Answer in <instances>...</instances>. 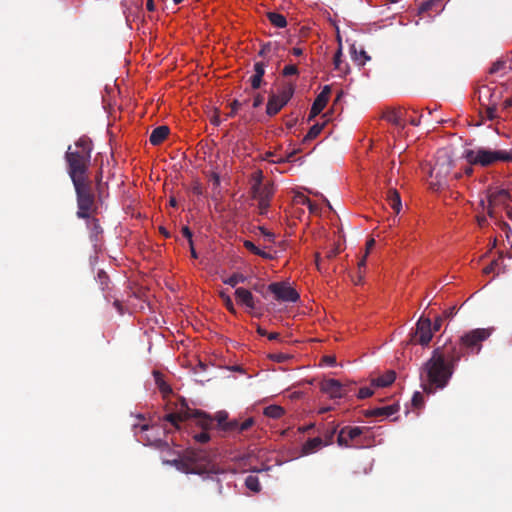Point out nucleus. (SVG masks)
<instances>
[{
	"label": "nucleus",
	"instance_id": "nucleus-35",
	"mask_svg": "<svg viewBox=\"0 0 512 512\" xmlns=\"http://www.w3.org/2000/svg\"><path fill=\"white\" fill-rule=\"evenodd\" d=\"M245 485L249 490L253 492H259L261 490L259 479L254 475H249L246 477Z\"/></svg>",
	"mask_w": 512,
	"mask_h": 512
},
{
	"label": "nucleus",
	"instance_id": "nucleus-54",
	"mask_svg": "<svg viewBox=\"0 0 512 512\" xmlns=\"http://www.w3.org/2000/svg\"><path fill=\"white\" fill-rule=\"evenodd\" d=\"M263 236L266 237V239L270 242H273L275 240V234L268 231L265 227L260 226L258 228Z\"/></svg>",
	"mask_w": 512,
	"mask_h": 512
},
{
	"label": "nucleus",
	"instance_id": "nucleus-48",
	"mask_svg": "<svg viewBox=\"0 0 512 512\" xmlns=\"http://www.w3.org/2000/svg\"><path fill=\"white\" fill-rule=\"evenodd\" d=\"M221 297L224 300L225 307L231 312L236 313V309L234 307V304L231 300V298L228 295H225L224 293L221 294Z\"/></svg>",
	"mask_w": 512,
	"mask_h": 512
},
{
	"label": "nucleus",
	"instance_id": "nucleus-43",
	"mask_svg": "<svg viewBox=\"0 0 512 512\" xmlns=\"http://www.w3.org/2000/svg\"><path fill=\"white\" fill-rule=\"evenodd\" d=\"M297 151H292L285 158L279 157L277 159H271L273 163H285V162H292L294 160V156L296 155Z\"/></svg>",
	"mask_w": 512,
	"mask_h": 512
},
{
	"label": "nucleus",
	"instance_id": "nucleus-29",
	"mask_svg": "<svg viewBox=\"0 0 512 512\" xmlns=\"http://www.w3.org/2000/svg\"><path fill=\"white\" fill-rule=\"evenodd\" d=\"M294 85L292 83H287L283 86L282 90L279 94H275L276 97L279 98L285 105L289 102L294 94Z\"/></svg>",
	"mask_w": 512,
	"mask_h": 512
},
{
	"label": "nucleus",
	"instance_id": "nucleus-14",
	"mask_svg": "<svg viewBox=\"0 0 512 512\" xmlns=\"http://www.w3.org/2000/svg\"><path fill=\"white\" fill-rule=\"evenodd\" d=\"M320 389L332 399H340L347 395L346 387L336 379L322 381Z\"/></svg>",
	"mask_w": 512,
	"mask_h": 512
},
{
	"label": "nucleus",
	"instance_id": "nucleus-7",
	"mask_svg": "<svg viewBox=\"0 0 512 512\" xmlns=\"http://www.w3.org/2000/svg\"><path fill=\"white\" fill-rule=\"evenodd\" d=\"M465 158L471 165H480L488 167L498 161L512 162V149L510 150H490L479 147L475 150H466Z\"/></svg>",
	"mask_w": 512,
	"mask_h": 512
},
{
	"label": "nucleus",
	"instance_id": "nucleus-28",
	"mask_svg": "<svg viewBox=\"0 0 512 512\" xmlns=\"http://www.w3.org/2000/svg\"><path fill=\"white\" fill-rule=\"evenodd\" d=\"M263 414L272 419H279L285 414V409L279 405H269L264 408Z\"/></svg>",
	"mask_w": 512,
	"mask_h": 512
},
{
	"label": "nucleus",
	"instance_id": "nucleus-51",
	"mask_svg": "<svg viewBox=\"0 0 512 512\" xmlns=\"http://www.w3.org/2000/svg\"><path fill=\"white\" fill-rule=\"evenodd\" d=\"M182 235L188 240L189 246H192L193 234L188 226H183L181 229Z\"/></svg>",
	"mask_w": 512,
	"mask_h": 512
},
{
	"label": "nucleus",
	"instance_id": "nucleus-27",
	"mask_svg": "<svg viewBox=\"0 0 512 512\" xmlns=\"http://www.w3.org/2000/svg\"><path fill=\"white\" fill-rule=\"evenodd\" d=\"M350 52H351V58L354 62H356L358 65L360 66H363L366 61L370 60V56H368V54L366 53V51H364L363 49H361L359 52L357 51L355 45H352L351 48H350Z\"/></svg>",
	"mask_w": 512,
	"mask_h": 512
},
{
	"label": "nucleus",
	"instance_id": "nucleus-41",
	"mask_svg": "<svg viewBox=\"0 0 512 512\" xmlns=\"http://www.w3.org/2000/svg\"><path fill=\"white\" fill-rule=\"evenodd\" d=\"M423 404H424L423 395L420 392L416 391L412 397V405L415 408H421L423 406Z\"/></svg>",
	"mask_w": 512,
	"mask_h": 512
},
{
	"label": "nucleus",
	"instance_id": "nucleus-1",
	"mask_svg": "<svg viewBox=\"0 0 512 512\" xmlns=\"http://www.w3.org/2000/svg\"><path fill=\"white\" fill-rule=\"evenodd\" d=\"M179 471L186 474H207L205 480L217 495H221L223 485L217 475L222 472L204 450H187L182 456L170 462Z\"/></svg>",
	"mask_w": 512,
	"mask_h": 512
},
{
	"label": "nucleus",
	"instance_id": "nucleus-47",
	"mask_svg": "<svg viewBox=\"0 0 512 512\" xmlns=\"http://www.w3.org/2000/svg\"><path fill=\"white\" fill-rule=\"evenodd\" d=\"M255 421L252 417L245 419L243 422H240V432L247 431L254 425Z\"/></svg>",
	"mask_w": 512,
	"mask_h": 512
},
{
	"label": "nucleus",
	"instance_id": "nucleus-31",
	"mask_svg": "<svg viewBox=\"0 0 512 512\" xmlns=\"http://www.w3.org/2000/svg\"><path fill=\"white\" fill-rule=\"evenodd\" d=\"M337 428L338 426L334 423L329 424V426L325 428V430L322 432L323 437H321L323 439V445L327 446L332 444L334 436L337 432Z\"/></svg>",
	"mask_w": 512,
	"mask_h": 512
},
{
	"label": "nucleus",
	"instance_id": "nucleus-5",
	"mask_svg": "<svg viewBox=\"0 0 512 512\" xmlns=\"http://www.w3.org/2000/svg\"><path fill=\"white\" fill-rule=\"evenodd\" d=\"M77 201V217L89 219L97 211L95 194L89 176L71 179Z\"/></svg>",
	"mask_w": 512,
	"mask_h": 512
},
{
	"label": "nucleus",
	"instance_id": "nucleus-18",
	"mask_svg": "<svg viewBox=\"0 0 512 512\" xmlns=\"http://www.w3.org/2000/svg\"><path fill=\"white\" fill-rule=\"evenodd\" d=\"M399 410L398 404L387 405L383 407H377L367 409L364 411L366 417H389L395 414Z\"/></svg>",
	"mask_w": 512,
	"mask_h": 512
},
{
	"label": "nucleus",
	"instance_id": "nucleus-4",
	"mask_svg": "<svg viewBox=\"0 0 512 512\" xmlns=\"http://www.w3.org/2000/svg\"><path fill=\"white\" fill-rule=\"evenodd\" d=\"M188 419H195L196 424L202 429L208 430L212 427L213 422H217V426L222 430L228 421V413L226 411H218L214 417H211L206 412L191 409L185 402H182L181 407L176 413H169L164 416V420L170 422L175 428L179 429V423Z\"/></svg>",
	"mask_w": 512,
	"mask_h": 512
},
{
	"label": "nucleus",
	"instance_id": "nucleus-46",
	"mask_svg": "<svg viewBox=\"0 0 512 512\" xmlns=\"http://www.w3.org/2000/svg\"><path fill=\"white\" fill-rule=\"evenodd\" d=\"M299 72H298V68L296 65H287L284 67L283 71H282V74L283 76H291V75H297Z\"/></svg>",
	"mask_w": 512,
	"mask_h": 512
},
{
	"label": "nucleus",
	"instance_id": "nucleus-45",
	"mask_svg": "<svg viewBox=\"0 0 512 512\" xmlns=\"http://www.w3.org/2000/svg\"><path fill=\"white\" fill-rule=\"evenodd\" d=\"M270 207V200L258 201V209L260 215H266Z\"/></svg>",
	"mask_w": 512,
	"mask_h": 512
},
{
	"label": "nucleus",
	"instance_id": "nucleus-25",
	"mask_svg": "<svg viewBox=\"0 0 512 512\" xmlns=\"http://www.w3.org/2000/svg\"><path fill=\"white\" fill-rule=\"evenodd\" d=\"M443 0H425L419 6V14L438 12Z\"/></svg>",
	"mask_w": 512,
	"mask_h": 512
},
{
	"label": "nucleus",
	"instance_id": "nucleus-55",
	"mask_svg": "<svg viewBox=\"0 0 512 512\" xmlns=\"http://www.w3.org/2000/svg\"><path fill=\"white\" fill-rule=\"evenodd\" d=\"M250 82H251V86H252L253 89H258L260 87V85H261L262 77L253 75L250 78Z\"/></svg>",
	"mask_w": 512,
	"mask_h": 512
},
{
	"label": "nucleus",
	"instance_id": "nucleus-38",
	"mask_svg": "<svg viewBox=\"0 0 512 512\" xmlns=\"http://www.w3.org/2000/svg\"><path fill=\"white\" fill-rule=\"evenodd\" d=\"M97 281L99 283L101 290L104 291L105 289L108 288L109 276L107 275V273L104 270H99V272L97 274Z\"/></svg>",
	"mask_w": 512,
	"mask_h": 512
},
{
	"label": "nucleus",
	"instance_id": "nucleus-12",
	"mask_svg": "<svg viewBox=\"0 0 512 512\" xmlns=\"http://www.w3.org/2000/svg\"><path fill=\"white\" fill-rule=\"evenodd\" d=\"M267 291L271 292L277 301L296 302L299 299L297 291L285 282L271 283L268 285Z\"/></svg>",
	"mask_w": 512,
	"mask_h": 512
},
{
	"label": "nucleus",
	"instance_id": "nucleus-21",
	"mask_svg": "<svg viewBox=\"0 0 512 512\" xmlns=\"http://www.w3.org/2000/svg\"><path fill=\"white\" fill-rule=\"evenodd\" d=\"M169 127L162 125L158 126L150 134L149 141L152 145H160L169 135Z\"/></svg>",
	"mask_w": 512,
	"mask_h": 512
},
{
	"label": "nucleus",
	"instance_id": "nucleus-8",
	"mask_svg": "<svg viewBox=\"0 0 512 512\" xmlns=\"http://www.w3.org/2000/svg\"><path fill=\"white\" fill-rule=\"evenodd\" d=\"M133 427L135 434L139 436V441H141L144 445L152 446L160 450L169 448L168 442L161 437L165 434V430L160 426L135 424Z\"/></svg>",
	"mask_w": 512,
	"mask_h": 512
},
{
	"label": "nucleus",
	"instance_id": "nucleus-44",
	"mask_svg": "<svg viewBox=\"0 0 512 512\" xmlns=\"http://www.w3.org/2000/svg\"><path fill=\"white\" fill-rule=\"evenodd\" d=\"M194 439H195V441H197L199 443H206L210 440V435L207 432V430L204 429L203 432L195 434Z\"/></svg>",
	"mask_w": 512,
	"mask_h": 512
},
{
	"label": "nucleus",
	"instance_id": "nucleus-59",
	"mask_svg": "<svg viewBox=\"0 0 512 512\" xmlns=\"http://www.w3.org/2000/svg\"><path fill=\"white\" fill-rule=\"evenodd\" d=\"M339 252H340L339 247H333L327 251L326 257L328 259H332V258L336 257L339 254Z\"/></svg>",
	"mask_w": 512,
	"mask_h": 512
},
{
	"label": "nucleus",
	"instance_id": "nucleus-19",
	"mask_svg": "<svg viewBox=\"0 0 512 512\" xmlns=\"http://www.w3.org/2000/svg\"><path fill=\"white\" fill-rule=\"evenodd\" d=\"M510 200V193L506 189L491 191L488 194V203L490 206L505 205Z\"/></svg>",
	"mask_w": 512,
	"mask_h": 512
},
{
	"label": "nucleus",
	"instance_id": "nucleus-37",
	"mask_svg": "<svg viewBox=\"0 0 512 512\" xmlns=\"http://www.w3.org/2000/svg\"><path fill=\"white\" fill-rule=\"evenodd\" d=\"M245 280L246 277L243 274L234 273L228 279L224 280V283L232 287H235L238 283L245 282Z\"/></svg>",
	"mask_w": 512,
	"mask_h": 512
},
{
	"label": "nucleus",
	"instance_id": "nucleus-20",
	"mask_svg": "<svg viewBox=\"0 0 512 512\" xmlns=\"http://www.w3.org/2000/svg\"><path fill=\"white\" fill-rule=\"evenodd\" d=\"M235 296H236L237 301L241 305H244L249 309L256 308L254 296L252 295V293L249 290L239 287L235 290Z\"/></svg>",
	"mask_w": 512,
	"mask_h": 512
},
{
	"label": "nucleus",
	"instance_id": "nucleus-61",
	"mask_svg": "<svg viewBox=\"0 0 512 512\" xmlns=\"http://www.w3.org/2000/svg\"><path fill=\"white\" fill-rule=\"evenodd\" d=\"M314 427H315V424L314 423H310L308 425L299 427L298 430H299L300 433H306V432L310 431L311 429H313Z\"/></svg>",
	"mask_w": 512,
	"mask_h": 512
},
{
	"label": "nucleus",
	"instance_id": "nucleus-9",
	"mask_svg": "<svg viewBox=\"0 0 512 512\" xmlns=\"http://www.w3.org/2000/svg\"><path fill=\"white\" fill-rule=\"evenodd\" d=\"M494 332L493 327L476 328L465 332L460 338V345L467 352L478 354L482 349V343L486 341Z\"/></svg>",
	"mask_w": 512,
	"mask_h": 512
},
{
	"label": "nucleus",
	"instance_id": "nucleus-17",
	"mask_svg": "<svg viewBox=\"0 0 512 512\" xmlns=\"http://www.w3.org/2000/svg\"><path fill=\"white\" fill-rule=\"evenodd\" d=\"M363 432L364 428L362 427L345 426L338 433L337 443L339 446L348 447L349 441L356 439L357 437L362 435Z\"/></svg>",
	"mask_w": 512,
	"mask_h": 512
},
{
	"label": "nucleus",
	"instance_id": "nucleus-24",
	"mask_svg": "<svg viewBox=\"0 0 512 512\" xmlns=\"http://www.w3.org/2000/svg\"><path fill=\"white\" fill-rule=\"evenodd\" d=\"M285 106V104L279 100L278 97L275 96V94H271L269 99H268V103H267V107H266V113L269 115V116H274L276 115L283 107Z\"/></svg>",
	"mask_w": 512,
	"mask_h": 512
},
{
	"label": "nucleus",
	"instance_id": "nucleus-23",
	"mask_svg": "<svg viewBox=\"0 0 512 512\" xmlns=\"http://www.w3.org/2000/svg\"><path fill=\"white\" fill-rule=\"evenodd\" d=\"M386 200L396 214H398L401 211V198L396 189L390 188L388 190Z\"/></svg>",
	"mask_w": 512,
	"mask_h": 512
},
{
	"label": "nucleus",
	"instance_id": "nucleus-36",
	"mask_svg": "<svg viewBox=\"0 0 512 512\" xmlns=\"http://www.w3.org/2000/svg\"><path fill=\"white\" fill-rule=\"evenodd\" d=\"M507 69L506 62L504 60H497L492 64V66L489 69L490 74H498L502 73L505 74Z\"/></svg>",
	"mask_w": 512,
	"mask_h": 512
},
{
	"label": "nucleus",
	"instance_id": "nucleus-10",
	"mask_svg": "<svg viewBox=\"0 0 512 512\" xmlns=\"http://www.w3.org/2000/svg\"><path fill=\"white\" fill-rule=\"evenodd\" d=\"M463 347L458 343L445 344L441 347H437L432 353H437L441 356L442 361L454 371L459 361L464 355Z\"/></svg>",
	"mask_w": 512,
	"mask_h": 512
},
{
	"label": "nucleus",
	"instance_id": "nucleus-3",
	"mask_svg": "<svg viewBox=\"0 0 512 512\" xmlns=\"http://www.w3.org/2000/svg\"><path fill=\"white\" fill-rule=\"evenodd\" d=\"M93 143L87 136L80 137L74 144L68 147L65 160L67 172L71 179L88 176V169L91 161Z\"/></svg>",
	"mask_w": 512,
	"mask_h": 512
},
{
	"label": "nucleus",
	"instance_id": "nucleus-62",
	"mask_svg": "<svg viewBox=\"0 0 512 512\" xmlns=\"http://www.w3.org/2000/svg\"><path fill=\"white\" fill-rule=\"evenodd\" d=\"M211 181L213 182V185L217 188L220 185V176L217 173H213L211 175Z\"/></svg>",
	"mask_w": 512,
	"mask_h": 512
},
{
	"label": "nucleus",
	"instance_id": "nucleus-2",
	"mask_svg": "<svg viewBox=\"0 0 512 512\" xmlns=\"http://www.w3.org/2000/svg\"><path fill=\"white\" fill-rule=\"evenodd\" d=\"M454 371L442 361L441 356L432 353L431 357L423 364L420 369L421 387L425 393L432 394L437 390L444 389Z\"/></svg>",
	"mask_w": 512,
	"mask_h": 512
},
{
	"label": "nucleus",
	"instance_id": "nucleus-40",
	"mask_svg": "<svg viewBox=\"0 0 512 512\" xmlns=\"http://www.w3.org/2000/svg\"><path fill=\"white\" fill-rule=\"evenodd\" d=\"M483 108L485 109V115L488 120H494L497 117V104H495L494 102L490 105L484 106Z\"/></svg>",
	"mask_w": 512,
	"mask_h": 512
},
{
	"label": "nucleus",
	"instance_id": "nucleus-6",
	"mask_svg": "<svg viewBox=\"0 0 512 512\" xmlns=\"http://www.w3.org/2000/svg\"><path fill=\"white\" fill-rule=\"evenodd\" d=\"M453 167V160L446 151H438L435 157L434 164L430 167L429 182L430 189L433 191H440L449 187V175Z\"/></svg>",
	"mask_w": 512,
	"mask_h": 512
},
{
	"label": "nucleus",
	"instance_id": "nucleus-16",
	"mask_svg": "<svg viewBox=\"0 0 512 512\" xmlns=\"http://www.w3.org/2000/svg\"><path fill=\"white\" fill-rule=\"evenodd\" d=\"M330 93H331L330 86H328V85L324 86L323 90L316 97V99L314 100V102L312 104L309 118H308L309 121L311 119H313L314 117H316L318 114H320L322 112V110L326 107L328 100H329Z\"/></svg>",
	"mask_w": 512,
	"mask_h": 512
},
{
	"label": "nucleus",
	"instance_id": "nucleus-26",
	"mask_svg": "<svg viewBox=\"0 0 512 512\" xmlns=\"http://www.w3.org/2000/svg\"><path fill=\"white\" fill-rule=\"evenodd\" d=\"M396 379V373L393 370L387 371L385 374L379 376L373 381L378 387H387L392 384Z\"/></svg>",
	"mask_w": 512,
	"mask_h": 512
},
{
	"label": "nucleus",
	"instance_id": "nucleus-30",
	"mask_svg": "<svg viewBox=\"0 0 512 512\" xmlns=\"http://www.w3.org/2000/svg\"><path fill=\"white\" fill-rule=\"evenodd\" d=\"M267 18L271 24L277 28H285L287 26V20L284 15L277 12H268Z\"/></svg>",
	"mask_w": 512,
	"mask_h": 512
},
{
	"label": "nucleus",
	"instance_id": "nucleus-22",
	"mask_svg": "<svg viewBox=\"0 0 512 512\" xmlns=\"http://www.w3.org/2000/svg\"><path fill=\"white\" fill-rule=\"evenodd\" d=\"M323 446V439L321 437H314L308 439L302 446L301 452L303 455L315 453Z\"/></svg>",
	"mask_w": 512,
	"mask_h": 512
},
{
	"label": "nucleus",
	"instance_id": "nucleus-52",
	"mask_svg": "<svg viewBox=\"0 0 512 512\" xmlns=\"http://www.w3.org/2000/svg\"><path fill=\"white\" fill-rule=\"evenodd\" d=\"M372 394H373L372 389H370L368 387H362L359 389L358 398L365 399V398L372 396Z\"/></svg>",
	"mask_w": 512,
	"mask_h": 512
},
{
	"label": "nucleus",
	"instance_id": "nucleus-39",
	"mask_svg": "<svg viewBox=\"0 0 512 512\" xmlns=\"http://www.w3.org/2000/svg\"><path fill=\"white\" fill-rule=\"evenodd\" d=\"M222 430L225 432L241 433L240 432V422L237 419L227 421V423L225 424V426L223 427Z\"/></svg>",
	"mask_w": 512,
	"mask_h": 512
},
{
	"label": "nucleus",
	"instance_id": "nucleus-34",
	"mask_svg": "<svg viewBox=\"0 0 512 512\" xmlns=\"http://www.w3.org/2000/svg\"><path fill=\"white\" fill-rule=\"evenodd\" d=\"M88 220H89L88 227L91 231L92 237H94L95 240H97L98 235L102 234V232H103V229L99 223V220L96 218H91V219L89 218Z\"/></svg>",
	"mask_w": 512,
	"mask_h": 512
},
{
	"label": "nucleus",
	"instance_id": "nucleus-42",
	"mask_svg": "<svg viewBox=\"0 0 512 512\" xmlns=\"http://www.w3.org/2000/svg\"><path fill=\"white\" fill-rule=\"evenodd\" d=\"M499 266V259L493 260L489 265L483 268V273L488 275L490 273H494Z\"/></svg>",
	"mask_w": 512,
	"mask_h": 512
},
{
	"label": "nucleus",
	"instance_id": "nucleus-13",
	"mask_svg": "<svg viewBox=\"0 0 512 512\" xmlns=\"http://www.w3.org/2000/svg\"><path fill=\"white\" fill-rule=\"evenodd\" d=\"M274 194L272 183L262 184V172L257 173L255 183L251 187L252 198L257 201L271 200Z\"/></svg>",
	"mask_w": 512,
	"mask_h": 512
},
{
	"label": "nucleus",
	"instance_id": "nucleus-32",
	"mask_svg": "<svg viewBox=\"0 0 512 512\" xmlns=\"http://www.w3.org/2000/svg\"><path fill=\"white\" fill-rule=\"evenodd\" d=\"M403 116L404 115L401 110H392V111H388L384 115V118H385V120L392 123L393 125L402 126Z\"/></svg>",
	"mask_w": 512,
	"mask_h": 512
},
{
	"label": "nucleus",
	"instance_id": "nucleus-60",
	"mask_svg": "<svg viewBox=\"0 0 512 512\" xmlns=\"http://www.w3.org/2000/svg\"><path fill=\"white\" fill-rule=\"evenodd\" d=\"M323 361L326 364L333 366L336 363V358L334 356L326 355L323 357Z\"/></svg>",
	"mask_w": 512,
	"mask_h": 512
},
{
	"label": "nucleus",
	"instance_id": "nucleus-11",
	"mask_svg": "<svg viewBox=\"0 0 512 512\" xmlns=\"http://www.w3.org/2000/svg\"><path fill=\"white\" fill-rule=\"evenodd\" d=\"M432 323L428 318H420L416 324V329L411 333L410 343L428 345L432 339Z\"/></svg>",
	"mask_w": 512,
	"mask_h": 512
},
{
	"label": "nucleus",
	"instance_id": "nucleus-57",
	"mask_svg": "<svg viewBox=\"0 0 512 512\" xmlns=\"http://www.w3.org/2000/svg\"><path fill=\"white\" fill-rule=\"evenodd\" d=\"M264 102V97L261 94H257L253 99V107L257 108L261 106Z\"/></svg>",
	"mask_w": 512,
	"mask_h": 512
},
{
	"label": "nucleus",
	"instance_id": "nucleus-58",
	"mask_svg": "<svg viewBox=\"0 0 512 512\" xmlns=\"http://www.w3.org/2000/svg\"><path fill=\"white\" fill-rule=\"evenodd\" d=\"M270 49H271L270 43L264 44L262 46V48L260 49L258 55L261 57H265L270 52Z\"/></svg>",
	"mask_w": 512,
	"mask_h": 512
},
{
	"label": "nucleus",
	"instance_id": "nucleus-53",
	"mask_svg": "<svg viewBox=\"0 0 512 512\" xmlns=\"http://www.w3.org/2000/svg\"><path fill=\"white\" fill-rule=\"evenodd\" d=\"M243 245L251 253H253V254L259 253V248L252 241L245 240Z\"/></svg>",
	"mask_w": 512,
	"mask_h": 512
},
{
	"label": "nucleus",
	"instance_id": "nucleus-56",
	"mask_svg": "<svg viewBox=\"0 0 512 512\" xmlns=\"http://www.w3.org/2000/svg\"><path fill=\"white\" fill-rule=\"evenodd\" d=\"M242 105V103H240L238 100H234L232 103H231V112L228 114L229 117H233L237 111V109Z\"/></svg>",
	"mask_w": 512,
	"mask_h": 512
},
{
	"label": "nucleus",
	"instance_id": "nucleus-15",
	"mask_svg": "<svg viewBox=\"0 0 512 512\" xmlns=\"http://www.w3.org/2000/svg\"><path fill=\"white\" fill-rule=\"evenodd\" d=\"M501 98V92L497 91L496 88H492L489 86H482L478 90V100L481 107L492 104H498Z\"/></svg>",
	"mask_w": 512,
	"mask_h": 512
},
{
	"label": "nucleus",
	"instance_id": "nucleus-49",
	"mask_svg": "<svg viewBox=\"0 0 512 512\" xmlns=\"http://www.w3.org/2000/svg\"><path fill=\"white\" fill-rule=\"evenodd\" d=\"M341 57H342V49L339 48L337 50V52L335 53L334 58H333L334 67L337 70H342V68H341V63H342Z\"/></svg>",
	"mask_w": 512,
	"mask_h": 512
},
{
	"label": "nucleus",
	"instance_id": "nucleus-63",
	"mask_svg": "<svg viewBox=\"0 0 512 512\" xmlns=\"http://www.w3.org/2000/svg\"><path fill=\"white\" fill-rule=\"evenodd\" d=\"M255 255H258L264 259H273V256L259 248V253H256Z\"/></svg>",
	"mask_w": 512,
	"mask_h": 512
},
{
	"label": "nucleus",
	"instance_id": "nucleus-64",
	"mask_svg": "<svg viewBox=\"0 0 512 512\" xmlns=\"http://www.w3.org/2000/svg\"><path fill=\"white\" fill-rule=\"evenodd\" d=\"M442 325V318L438 317L434 321L433 330L438 331L441 328Z\"/></svg>",
	"mask_w": 512,
	"mask_h": 512
},
{
	"label": "nucleus",
	"instance_id": "nucleus-50",
	"mask_svg": "<svg viewBox=\"0 0 512 512\" xmlns=\"http://www.w3.org/2000/svg\"><path fill=\"white\" fill-rule=\"evenodd\" d=\"M254 71L256 76L262 77L265 74V64L263 62H256L254 64Z\"/></svg>",
	"mask_w": 512,
	"mask_h": 512
},
{
	"label": "nucleus",
	"instance_id": "nucleus-33",
	"mask_svg": "<svg viewBox=\"0 0 512 512\" xmlns=\"http://www.w3.org/2000/svg\"><path fill=\"white\" fill-rule=\"evenodd\" d=\"M324 124L316 123L314 124L308 131V133L303 138V142H308L315 139L323 130Z\"/></svg>",
	"mask_w": 512,
	"mask_h": 512
}]
</instances>
